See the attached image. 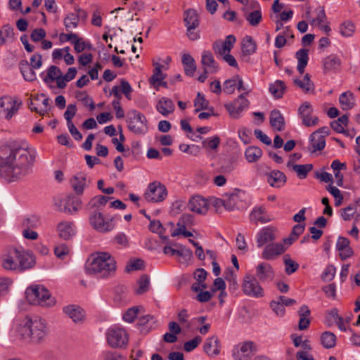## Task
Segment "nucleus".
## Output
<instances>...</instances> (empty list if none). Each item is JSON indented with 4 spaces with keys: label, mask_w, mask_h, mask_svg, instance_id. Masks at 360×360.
<instances>
[{
    "label": "nucleus",
    "mask_w": 360,
    "mask_h": 360,
    "mask_svg": "<svg viewBox=\"0 0 360 360\" xmlns=\"http://www.w3.org/2000/svg\"><path fill=\"white\" fill-rule=\"evenodd\" d=\"M34 158L27 149L6 145L0 148V176L8 181H15L31 171Z\"/></svg>",
    "instance_id": "1"
},
{
    "label": "nucleus",
    "mask_w": 360,
    "mask_h": 360,
    "mask_svg": "<svg viewBox=\"0 0 360 360\" xmlns=\"http://www.w3.org/2000/svg\"><path fill=\"white\" fill-rule=\"evenodd\" d=\"M116 262L107 252H98L91 255L86 270L89 274L105 278L112 276L116 271Z\"/></svg>",
    "instance_id": "2"
},
{
    "label": "nucleus",
    "mask_w": 360,
    "mask_h": 360,
    "mask_svg": "<svg viewBox=\"0 0 360 360\" xmlns=\"http://www.w3.org/2000/svg\"><path fill=\"white\" fill-rule=\"evenodd\" d=\"M16 331L20 339L30 340L34 343L43 342L47 335L46 323L38 317H25L18 324Z\"/></svg>",
    "instance_id": "3"
},
{
    "label": "nucleus",
    "mask_w": 360,
    "mask_h": 360,
    "mask_svg": "<svg viewBox=\"0 0 360 360\" xmlns=\"http://www.w3.org/2000/svg\"><path fill=\"white\" fill-rule=\"evenodd\" d=\"M27 302L33 305L41 307H52L56 304V300L51 297L50 292L41 285H32L25 291Z\"/></svg>",
    "instance_id": "4"
},
{
    "label": "nucleus",
    "mask_w": 360,
    "mask_h": 360,
    "mask_svg": "<svg viewBox=\"0 0 360 360\" xmlns=\"http://www.w3.org/2000/svg\"><path fill=\"white\" fill-rule=\"evenodd\" d=\"M128 128L136 134H143L148 131V120L146 116L138 110L128 112Z\"/></svg>",
    "instance_id": "5"
},
{
    "label": "nucleus",
    "mask_w": 360,
    "mask_h": 360,
    "mask_svg": "<svg viewBox=\"0 0 360 360\" xmlns=\"http://www.w3.org/2000/svg\"><path fill=\"white\" fill-rule=\"evenodd\" d=\"M241 287L243 293L248 297L259 298L264 296L263 288L253 275L246 274L243 278Z\"/></svg>",
    "instance_id": "6"
},
{
    "label": "nucleus",
    "mask_w": 360,
    "mask_h": 360,
    "mask_svg": "<svg viewBox=\"0 0 360 360\" xmlns=\"http://www.w3.org/2000/svg\"><path fill=\"white\" fill-rule=\"evenodd\" d=\"M257 351V345L252 341H245L234 347L232 356L235 360H250Z\"/></svg>",
    "instance_id": "7"
},
{
    "label": "nucleus",
    "mask_w": 360,
    "mask_h": 360,
    "mask_svg": "<svg viewBox=\"0 0 360 360\" xmlns=\"http://www.w3.org/2000/svg\"><path fill=\"white\" fill-rule=\"evenodd\" d=\"M167 195V191L165 185L160 182L150 183L144 193L145 199L150 202H158L164 200Z\"/></svg>",
    "instance_id": "8"
},
{
    "label": "nucleus",
    "mask_w": 360,
    "mask_h": 360,
    "mask_svg": "<svg viewBox=\"0 0 360 360\" xmlns=\"http://www.w3.org/2000/svg\"><path fill=\"white\" fill-rule=\"evenodd\" d=\"M107 340L111 347L121 348L127 345L128 342V335L122 328H110L107 333Z\"/></svg>",
    "instance_id": "9"
},
{
    "label": "nucleus",
    "mask_w": 360,
    "mask_h": 360,
    "mask_svg": "<svg viewBox=\"0 0 360 360\" xmlns=\"http://www.w3.org/2000/svg\"><path fill=\"white\" fill-rule=\"evenodd\" d=\"M249 101L245 98V94H240L237 99L224 105L231 117L238 118L240 113L249 105Z\"/></svg>",
    "instance_id": "10"
},
{
    "label": "nucleus",
    "mask_w": 360,
    "mask_h": 360,
    "mask_svg": "<svg viewBox=\"0 0 360 360\" xmlns=\"http://www.w3.org/2000/svg\"><path fill=\"white\" fill-rule=\"evenodd\" d=\"M313 108L309 102H304L298 108V115L302 124L307 127L316 126L319 123V117L313 116Z\"/></svg>",
    "instance_id": "11"
},
{
    "label": "nucleus",
    "mask_w": 360,
    "mask_h": 360,
    "mask_svg": "<svg viewBox=\"0 0 360 360\" xmlns=\"http://www.w3.org/2000/svg\"><path fill=\"white\" fill-rule=\"evenodd\" d=\"M112 220H105L103 215L101 212L94 213L89 217V221L92 227L101 233L110 231L115 227Z\"/></svg>",
    "instance_id": "12"
},
{
    "label": "nucleus",
    "mask_w": 360,
    "mask_h": 360,
    "mask_svg": "<svg viewBox=\"0 0 360 360\" xmlns=\"http://www.w3.org/2000/svg\"><path fill=\"white\" fill-rule=\"evenodd\" d=\"M18 249L13 248L1 256V266L5 270L18 271Z\"/></svg>",
    "instance_id": "13"
},
{
    "label": "nucleus",
    "mask_w": 360,
    "mask_h": 360,
    "mask_svg": "<svg viewBox=\"0 0 360 360\" xmlns=\"http://www.w3.org/2000/svg\"><path fill=\"white\" fill-rule=\"evenodd\" d=\"M255 276L262 283L270 282L274 279V271L271 264L262 262L257 266Z\"/></svg>",
    "instance_id": "14"
},
{
    "label": "nucleus",
    "mask_w": 360,
    "mask_h": 360,
    "mask_svg": "<svg viewBox=\"0 0 360 360\" xmlns=\"http://www.w3.org/2000/svg\"><path fill=\"white\" fill-rule=\"evenodd\" d=\"M285 251L282 243H269L264 249L262 257L266 260H273Z\"/></svg>",
    "instance_id": "15"
},
{
    "label": "nucleus",
    "mask_w": 360,
    "mask_h": 360,
    "mask_svg": "<svg viewBox=\"0 0 360 360\" xmlns=\"http://www.w3.org/2000/svg\"><path fill=\"white\" fill-rule=\"evenodd\" d=\"M17 260L18 262V272L31 269L35 264V259L33 255L28 252L20 251L18 250Z\"/></svg>",
    "instance_id": "16"
},
{
    "label": "nucleus",
    "mask_w": 360,
    "mask_h": 360,
    "mask_svg": "<svg viewBox=\"0 0 360 360\" xmlns=\"http://www.w3.org/2000/svg\"><path fill=\"white\" fill-rule=\"evenodd\" d=\"M188 207L192 212L204 214L208 210V203L206 199L200 195H195L190 199Z\"/></svg>",
    "instance_id": "17"
},
{
    "label": "nucleus",
    "mask_w": 360,
    "mask_h": 360,
    "mask_svg": "<svg viewBox=\"0 0 360 360\" xmlns=\"http://www.w3.org/2000/svg\"><path fill=\"white\" fill-rule=\"evenodd\" d=\"M276 229L272 226L263 228L257 233V247L261 248L264 245L271 243L276 239Z\"/></svg>",
    "instance_id": "18"
},
{
    "label": "nucleus",
    "mask_w": 360,
    "mask_h": 360,
    "mask_svg": "<svg viewBox=\"0 0 360 360\" xmlns=\"http://www.w3.org/2000/svg\"><path fill=\"white\" fill-rule=\"evenodd\" d=\"M201 63L206 72L215 73L219 70V65L210 51H203Z\"/></svg>",
    "instance_id": "19"
},
{
    "label": "nucleus",
    "mask_w": 360,
    "mask_h": 360,
    "mask_svg": "<svg viewBox=\"0 0 360 360\" xmlns=\"http://www.w3.org/2000/svg\"><path fill=\"white\" fill-rule=\"evenodd\" d=\"M63 312L70 318L75 323H81L84 319V311L78 305L70 304L64 307Z\"/></svg>",
    "instance_id": "20"
},
{
    "label": "nucleus",
    "mask_w": 360,
    "mask_h": 360,
    "mask_svg": "<svg viewBox=\"0 0 360 360\" xmlns=\"http://www.w3.org/2000/svg\"><path fill=\"white\" fill-rule=\"evenodd\" d=\"M323 72L327 74L328 72H337L340 70L341 65L340 59L335 55L331 54L326 57L323 61Z\"/></svg>",
    "instance_id": "21"
},
{
    "label": "nucleus",
    "mask_w": 360,
    "mask_h": 360,
    "mask_svg": "<svg viewBox=\"0 0 360 360\" xmlns=\"http://www.w3.org/2000/svg\"><path fill=\"white\" fill-rule=\"evenodd\" d=\"M220 342L217 336L207 338L203 345L204 352L210 356L214 357L220 353Z\"/></svg>",
    "instance_id": "22"
},
{
    "label": "nucleus",
    "mask_w": 360,
    "mask_h": 360,
    "mask_svg": "<svg viewBox=\"0 0 360 360\" xmlns=\"http://www.w3.org/2000/svg\"><path fill=\"white\" fill-rule=\"evenodd\" d=\"M266 181L272 187H282L286 182V176L279 170H273L266 173Z\"/></svg>",
    "instance_id": "23"
},
{
    "label": "nucleus",
    "mask_w": 360,
    "mask_h": 360,
    "mask_svg": "<svg viewBox=\"0 0 360 360\" xmlns=\"http://www.w3.org/2000/svg\"><path fill=\"white\" fill-rule=\"evenodd\" d=\"M269 122L274 130L281 131L285 129V120L279 110L274 109L270 113Z\"/></svg>",
    "instance_id": "24"
},
{
    "label": "nucleus",
    "mask_w": 360,
    "mask_h": 360,
    "mask_svg": "<svg viewBox=\"0 0 360 360\" xmlns=\"http://www.w3.org/2000/svg\"><path fill=\"white\" fill-rule=\"evenodd\" d=\"M252 7L255 8V10L249 13L246 12L245 17L250 25L257 26L262 20V12L259 4L257 1H253L252 3Z\"/></svg>",
    "instance_id": "25"
},
{
    "label": "nucleus",
    "mask_w": 360,
    "mask_h": 360,
    "mask_svg": "<svg viewBox=\"0 0 360 360\" xmlns=\"http://www.w3.org/2000/svg\"><path fill=\"white\" fill-rule=\"evenodd\" d=\"M316 17L311 19L310 11L308 10L306 12V18L309 20V23L312 26H320L322 23L325 22L327 20V17L325 13L323 6L317 7L315 11Z\"/></svg>",
    "instance_id": "26"
},
{
    "label": "nucleus",
    "mask_w": 360,
    "mask_h": 360,
    "mask_svg": "<svg viewBox=\"0 0 360 360\" xmlns=\"http://www.w3.org/2000/svg\"><path fill=\"white\" fill-rule=\"evenodd\" d=\"M70 183L75 193L78 195H81L83 193L84 188L87 186L86 175L82 173H79L72 178Z\"/></svg>",
    "instance_id": "27"
},
{
    "label": "nucleus",
    "mask_w": 360,
    "mask_h": 360,
    "mask_svg": "<svg viewBox=\"0 0 360 360\" xmlns=\"http://www.w3.org/2000/svg\"><path fill=\"white\" fill-rule=\"evenodd\" d=\"M174 108L175 106L173 101L167 98H160L156 105L157 110L165 117L172 113Z\"/></svg>",
    "instance_id": "28"
},
{
    "label": "nucleus",
    "mask_w": 360,
    "mask_h": 360,
    "mask_svg": "<svg viewBox=\"0 0 360 360\" xmlns=\"http://www.w3.org/2000/svg\"><path fill=\"white\" fill-rule=\"evenodd\" d=\"M241 50L243 56H250L256 52L257 43L251 36H246L243 39Z\"/></svg>",
    "instance_id": "29"
},
{
    "label": "nucleus",
    "mask_w": 360,
    "mask_h": 360,
    "mask_svg": "<svg viewBox=\"0 0 360 360\" xmlns=\"http://www.w3.org/2000/svg\"><path fill=\"white\" fill-rule=\"evenodd\" d=\"M72 225L73 223L69 221L59 223L57 226L59 237L63 240H69L75 234Z\"/></svg>",
    "instance_id": "30"
},
{
    "label": "nucleus",
    "mask_w": 360,
    "mask_h": 360,
    "mask_svg": "<svg viewBox=\"0 0 360 360\" xmlns=\"http://www.w3.org/2000/svg\"><path fill=\"white\" fill-rule=\"evenodd\" d=\"M19 68L24 79L26 81L33 82L36 79V74L34 69L26 60H22L19 63Z\"/></svg>",
    "instance_id": "31"
},
{
    "label": "nucleus",
    "mask_w": 360,
    "mask_h": 360,
    "mask_svg": "<svg viewBox=\"0 0 360 360\" xmlns=\"http://www.w3.org/2000/svg\"><path fill=\"white\" fill-rule=\"evenodd\" d=\"M15 39L13 27L9 24L4 25L0 29V46L6 42H12Z\"/></svg>",
    "instance_id": "32"
},
{
    "label": "nucleus",
    "mask_w": 360,
    "mask_h": 360,
    "mask_svg": "<svg viewBox=\"0 0 360 360\" xmlns=\"http://www.w3.org/2000/svg\"><path fill=\"white\" fill-rule=\"evenodd\" d=\"M339 102L343 110H349L355 105L354 94L351 91H346L340 95Z\"/></svg>",
    "instance_id": "33"
},
{
    "label": "nucleus",
    "mask_w": 360,
    "mask_h": 360,
    "mask_svg": "<svg viewBox=\"0 0 360 360\" xmlns=\"http://www.w3.org/2000/svg\"><path fill=\"white\" fill-rule=\"evenodd\" d=\"M295 56L298 62L297 66V71L300 74H303L309 60V50L301 49L297 51Z\"/></svg>",
    "instance_id": "34"
},
{
    "label": "nucleus",
    "mask_w": 360,
    "mask_h": 360,
    "mask_svg": "<svg viewBox=\"0 0 360 360\" xmlns=\"http://www.w3.org/2000/svg\"><path fill=\"white\" fill-rule=\"evenodd\" d=\"M61 78L62 72L60 69L56 65H51L47 70V75L44 78V81L46 84L56 81L57 83V86L58 87V82Z\"/></svg>",
    "instance_id": "35"
},
{
    "label": "nucleus",
    "mask_w": 360,
    "mask_h": 360,
    "mask_svg": "<svg viewBox=\"0 0 360 360\" xmlns=\"http://www.w3.org/2000/svg\"><path fill=\"white\" fill-rule=\"evenodd\" d=\"M287 167H292L293 171L297 173V176L300 179H305L308 173L313 169L311 164L293 165L291 160L288 162Z\"/></svg>",
    "instance_id": "36"
},
{
    "label": "nucleus",
    "mask_w": 360,
    "mask_h": 360,
    "mask_svg": "<svg viewBox=\"0 0 360 360\" xmlns=\"http://www.w3.org/2000/svg\"><path fill=\"white\" fill-rule=\"evenodd\" d=\"M181 62L184 67L185 74L193 76L196 70V65L193 58L188 53H184L181 58Z\"/></svg>",
    "instance_id": "37"
},
{
    "label": "nucleus",
    "mask_w": 360,
    "mask_h": 360,
    "mask_svg": "<svg viewBox=\"0 0 360 360\" xmlns=\"http://www.w3.org/2000/svg\"><path fill=\"white\" fill-rule=\"evenodd\" d=\"M184 22L186 27H198L199 17L195 10L188 9L184 12Z\"/></svg>",
    "instance_id": "38"
},
{
    "label": "nucleus",
    "mask_w": 360,
    "mask_h": 360,
    "mask_svg": "<svg viewBox=\"0 0 360 360\" xmlns=\"http://www.w3.org/2000/svg\"><path fill=\"white\" fill-rule=\"evenodd\" d=\"M310 144L311 146L312 152L322 150L326 146V140L322 134L318 132H313L310 136Z\"/></svg>",
    "instance_id": "39"
},
{
    "label": "nucleus",
    "mask_w": 360,
    "mask_h": 360,
    "mask_svg": "<svg viewBox=\"0 0 360 360\" xmlns=\"http://www.w3.org/2000/svg\"><path fill=\"white\" fill-rule=\"evenodd\" d=\"M286 89L285 83L281 80H276L274 83L270 84L269 90L276 98H281Z\"/></svg>",
    "instance_id": "40"
},
{
    "label": "nucleus",
    "mask_w": 360,
    "mask_h": 360,
    "mask_svg": "<svg viewBox=\"0 0 360 360\" xmlns=\"http://www.w3.org/2000/svg\"><path fill=\"white\" fill-rule=\"evenodd\" d=\"M250 220L255 222L259 221L262 223L268 222L269 217L266 214V210L263 207H255L250 214Z\"/></svg>",
    "instance_id": "41"
},
{
    "label": "nucleus",
    "mask_w": 360,
    "mask_h": 360,
    "mask_svg": "<svg viewBox=\"0 0 360 360\" xmlns=\"http://www.w3.org/2000/svg\"><path fill=\"white\" fill-rule=\"evenodd\" d=\"M294 84L301 88L305 93H309L314 90V86L313 82L310 80V77L307 73L302 80L299 79H294Z\"/></svg>",
    "instance_id": "42"
},
{
    "label": "nucleus",
    "mask_w": 360,
    "mask_h": 360,
    "mask_svg": "<svg viewBox=\"0 0 360 360\" xmlns=\"http://www.w3.org/2000/svg\"><path fill=\"white\" fill-rule=\"evenodd\" d=\"M321 342L322 345L327 349L333 348L335 346L336 336L334 333L326 331L321 334Z\"/></svg>",
    "instance_id": "43"
},
{
    "label": "nucleus",
    "mask_w": 360,
    "mask_h": 360,
    "mask_svg": "<svg viewBox=\"0 0 360 360\" xmlns=\"http://www.w3.org/2000/svg\"><path fill=\"white\" fill-rule=\"evenodd\" d=\"M262 155V150L258 147L250 146L245 152V155L249 162L257 161Z\"/></svg>",
    "instance_id": "44"
},
{
    "label": "nucleus",
    "mask_w": 360,
    "mask_h": 360,
    "mask_svg": "<svg viewBox=\"0 0 360 360\" xmlns=\"http://www.w3.org/2000/svg\"><path fill=\"white\" fill-rule=\"evenodd\" d=\"M155 69L153 70V74L150 78V83L153 86H156L158 82H161V80H164L166 77V75L162 72V68L163 65L160 63H155Z\"/></svg>",
    "instance_id": "45"
},
{
    "label": "nucleus",
    "mask_w": 360,
    "mask_h": 360,
    "mask_svg": "<svg viewBox=\"0 0 360 360\" xmlns=\"http://www.w3.org/2000/svg\"><path fill=\"white\" fill-rule=\"evenodd\" d=\"M285 264V271L288 275L295 272L299 268V264L292 260L289 255H285L283 257Z\"/></svg>",
    "instance_id": "46"
},
{
    "label": "nucleus",
    "mask_w": 360,
    "mask_h": 360,
    "mask_svg": "<svg viewBox=\"0 0 360 360\" xmlns=\"http://www.w3.org/2000/svg\"><path fill=\"white\" fill-rule=\"evenodd\" d=\"M77 72V70L76 68H69L66 74L65 75H62V78L58 82V88L64 89L67 85V82L72 80L75 77Z\"/></svg>",
    "instance_id": "47"
},
{
    "label": "nucleus",
    "mask_w": 360,
    "mask_h": 360,
    "mask_svg": "<svg viewBox=\"0 0 360 360\" xmlns=\"http://www.w3.org/2000/svg\"><path fill=\"white\" fill-rule=\"evenodd\" d=\"M139 288L136 289V292L138 295H141L149 290L150 288V278L148 276L144 274L137 281Z\"/></svg>",
    "instance_id": "48"
},
{
    "label": "nucleus",
    "mask_w": 360,
    "mask_h": 360,
    "mask_svg": "<svg viewBox=\"0 0 360 360\" xmlns=\"http://www.w3.org/2000/svg\"><path fill=\"white\" fill-rule=\"evenodd\" d=\"M357 205L351 204L340 210L341 216L345 221L351 220L356 212Z\"/></svg>",
    "instance_id": "49"
},
{
    "label": "nucleus",
    "mask_w": 360,
    "mask_h": 360,
    "mask_svg": "<svg viewBox=\"0 0 360 360\" xmlns=\"http://www.w3.org/2000/svg\"><path fill=\"white\" fill-rule=\"evenodd\" d=\"M63 22L67 31H68L70 29L76 28L78 26L79 20L76 14L71 13L64 18Z\"/></svg>",
    "instance_id": "50"
},
{
    "label": "nucleus",
    "mask_w": 360,
    "mask_h": 360,
    "mask_svg": "<svg viewBox=\"0 0 360 360\" xmlns=\"http://www.w3.org/2000/svg\"><path fill=\"white\" fill-rule=\"evenodd\" d=\"M354 25L352 22L347 21L343 22L340 27V33L345 37H352L354 32Z\"/></svg>",
    "instance_id": "51"
},
{
    "label": "nucleus",
    "mask_w": 360,
    "mask_h": 360,
    "mask_svg": "<svg viewBox=\"0 0 360 360\" xmlns=\"http://www.w3.org/2000/svg\"><path fill=\"white\" fill-rule=\"evenodd\" d=\"M209 101H207L204 96L201 95L200 93H198V95L194 100V106L195 107V112H199L202 110L207 109Z\"/></svg>",
    "instance_id": "52"
},
{
    "label": "nucleus",
    "mask_w": 360,
    "mask_h": 360,
    "mask_svg": "<svg viewBox=\"0 0 360 360\" xmlns=\"http://www.w3.org/2000/svg\"><path fill=\"white\" fill-rule=\"evenodd\" d=\"M80 206L81 201L79 199L71 198L66 202L64 211L72 214L76 212Z\"/></svg>",
    "instance_id": "53"
},
{
    "label": "nucleus",
    "mask_w": 360,
    "mask_h": 360,
    "mask_svg": "<svg viewBox=\"0 0 360 360\" xmlns=\"http://www.w3.org/2000/svg\"><path fill=\"white\" fill-rule=\"evenodd\" d=\"M39 221L37 217L30 216L23 219L22 226L24 229H34L38 226Z\"/></svg>",
    "instance_id": "54"
},
{
    "label": "nucleus",
    "mask_w": 360,
    "mask_h": 360,
    "mask_svg": "<svg viewBox=\"0 0 360 360\" xmlns=\"http://www.w3.org/2000/svg\"><path fill=\"white\" fill-rule=\"evenodd\" d=\"M236 88V75L232 78L226 79L223 84V91L228 94H232Z\"/></svg>",
    "instance_id": "55"
},
{
    "label": "nucleus",
    "mask_w": 360,
    "mask_h": 360,
    "mask_svg": "<svg viewBox=\"0 0 360 360\" xmlns=\"http://www.w3.org/2000/svg\"><path fill=\"white\" fill-rule=\"evenodd\" d=\"M202 338L199 335H197L193 340L187 341L184 343V349L187 352H190L195 349L202 342Z\"/></svg>",
    "instance_id": "56"
},
{
    "label": "nucleus",
    "mask_w": 360,
    "mask_h": 360,
    "mask_svg": "<svg viewBox=\"0 0 360 360\" xmlns=\"http://www.w3.org/2000/svg\"><path fill=\"white\" fill-rule=\"evenodd\" d=\"M12 283L13 281L10 278L0 277V296L8 293Z\"/></svg>",
    "instance_id": "57"
},
{
    "label": "nucleus",
    "mask_w": 360,
    "mask_h": 360,
    "mask_svg": "<svg viewBox=\"0 0 360 360\" xmlns=\"http://www.w3.org/2000/svg\"><path fill=\"white\" fill-rule=\"evenodd\" d=\"M112 198L106 197L104 195H97L94 197L89 202V205L91 207H98L100 205H105L108 200Z\"/></svg>",
    "instance_id": "58"
},
{
    "label": "nucleus",
    "mask_w": 360,
    "mask_h": 360,
    "mask_svg": "<svg viewBox=\"0 0 360 360\" xmlns=\"http://www.w3.org/2000/svg\"><path fill=\"white\" fill-rule=\"evenodd\" d=\"M219 143L220 139L217 136L211 139H207L202 142V145L204 148H209L214 150L219 147Z\"/></svg>",
    "instance_id": "59"
},
{
    "label": "nucleus",
    "mask_w": 360,
    "mask_h": 360,
    "mask_svg": "<svg viewBox=\"0 0 360 360\" xmlns=\"http://www.w3.org/2000/svg\"><path fill=\"white\" fill-rule=\"evenodd\" d=\"M139 308L137 307H134L129 309L124 314L123 319L127 322L131 323L133 322L139 313Z\"/></svg>",
    "instance_id": "60"
},
{
    "label": "nucleus",
    "mask_w": 360,
    "mask_h": 360,
    "mask_svg": "<svg viewBox=\"0 0 360 360\" xmlns=\"http://www.w3.org/2000/svg\"><path fill=\"white\" fill-rule=\"evenodd\" d=\"M224 200V208L227 210H232L237 204L238 195L235 193L230 194Z\"/></svg>",
    "instance_id": "61"
},
{
    "label": "nucleus",
    "mask_w": 360,
    "mask_h": 360,
    "mask_svg": "<svg viewBox=\"0 0 360 360\" xmlns=\"http://www.w3.org/2000/svg\"><path fill=\"white\" fill-rule=\"evenodd\" d=\"M143 261L141 259L130 260L126 266V271L129 272L131 271L141 269L143 266Z\"/></svg>",
    "instance_id": "62"
},
{
    "label": "nucleus",
    "mask_w": 360,
    "mask_h": 360,
    "mask_svg": "<svg viewBox=\"0 0 360 360\" xmlns=\"http://www.w3.org/2000/svg\"><path fill=\"white\" fill-rule=\"evenodd\" d=\"M270 306L273 311L278 316H283L285 314V308L283 304L281 303L280 300H273L270 303Z\"/></svg>",
    "instance_id": "63"
},
{
    "label": "nucleus",
    "mask_w": 360,
    "mask_h": 360,
    "mask_svg": "<svg viewBox=\"0 0 360 360\" xmlns=\"http://www.w3.org/2000/svg\"><path fill=\"white\" fill-rule=\"evenodd\" d=\"M54 253L59 259H64V257L69 254V248L65 244H60L54 248Z\"/></svg>",
    "instance_id": "64"
}]
</instances>
